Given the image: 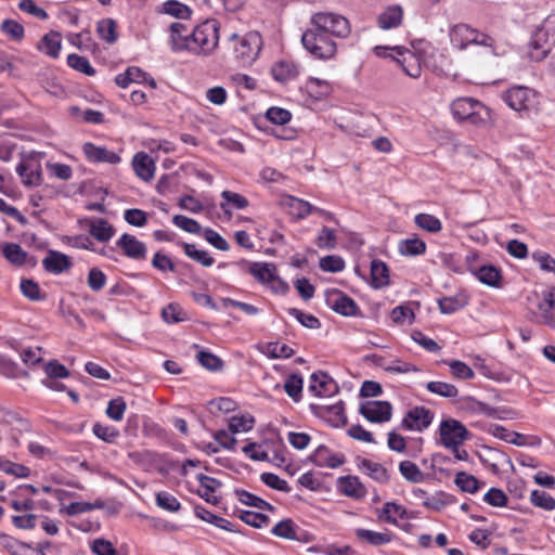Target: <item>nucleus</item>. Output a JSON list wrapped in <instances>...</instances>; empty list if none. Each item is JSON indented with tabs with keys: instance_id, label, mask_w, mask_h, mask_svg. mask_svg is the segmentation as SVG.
Segmentation results:
<instances>
[{
	"instance_id": "f257e3e1",
	"label": "nucleus",
	"mask_w": 555,
	"mask_h": 555,
	"mask_svg": "<svg viewBox=\"0 0 555 555\" xmlns=\"http://www.w3.org/2000/svg\"><path fill=\"white\" fill-rule=\"evenodd\" d=\"M451 111L460 121L485 126L490 120V109L473 98H460L452 102Z\"/></svg>"
},
{
	"instance_id": "f03ea898",
	"label": "nucleus",
	"mask_w": 555,
	"mask_h": 555,
	"mask_svg": "<svg viewBox=\"0 0 555 555\" xmlns=\"http://www.w3.org/2000/svg\"><path fill=\"white\" fill-rule=\"evenodd\" d=\"M450 41L454 48L465 50L469 44L483 46L491 49L492 54H496L494 39L489 35L470 27L468 24L459 23L449 30Z\"/></svg>"
},
{
	"instance_id": "7ed1b4c3",
	"label": "nucleus",
	"mask_w": 555,
	"mask_h": 555,
	"mask_svg": "<svg viewBox=\"0 0 555 555\" xmlns=\"http://www.w3.org/2000/svg\"><path fill=\"white\" fill-rule=\"evenodd\" d=\"M304 48L315 59L330 60L337 52V44L331 36L310 26L301 36Z\"/></svg>"
},
{
	"instance_id": "20e7f679",
	"label": "nucleus",
	"mask_w": 555,
	"mask_h": 555,
	"mask_svg": "<svg viewBox=\"0 0 555 555\" xmlns=\"http://www.w3.org/2000/svg\"><path fill=\"white\" fill-rule=\"evenodd\" d=\"M219 40V25L216 20H208L196 26L190 35L189 51L208 54L215 50Z\"/></svg>"
},
{
	"instance_id": "39448f33",
	"label": "nucleus",
	"mask_w": 555,
	"mask_h": 555,
	"mask_svg": "<svg viewBox=\"0 0 555 555\" xmlns=\"http://www.w3.org/2000/svg\"><path fill=\"white\" fill-rule=\"evenodd\" d=\"M310 26H314L318 30L337 38H347L351 33L349 21L343 15L332 12L312 14Z\"/></svg>"
},
{
	"instance_id": "423d86ee",
	"label": "nucleus",
	"mask_w": 555,
	"mask_h": 555,
	"mask_svg": "<svg viewBox=\"0 0 555 555\" xmlns=\"http://www.w3.org/2000/svg\"><path fill=\"white\" fill-rule=\"evenodd\" d=\"M230 41L235 57L243 65L251 64L258 57L262 47V38L257 31H249L243 37L233 34Z\"/></svg>"
},
{
	"instance_id": "0eeeda50",
	"label": "nucleus",
	"mask_w": 555,
	"mask_h": 555,
	"mask_svg": "<svg viewBox=\"0 0 555 555\" xmlns=\"http://www.w3.org/2000/svg\"><path fill=\"white\" fill-rule=\"evenodd\" d=\"M468 435L466 427L457 420H443L439 425L441 444L453 451H457V448L468 438Z\"/></svg>"
},
{
	"instance_id": "6e6552de",
	"label": "nucleus",
	"mask_w": 555,
	"mask_h": 555,
	"mask_svg": "<svg viewBox=\"0 0 555 555\" xmlns=\"http://www.w3.org/2000/svg\"><path fill=\"white\" fill-rule=\"evenodd\" d=\"M434 420V412L425 406H413L404 415L401 426L408 430L423 431Z\"/></svg>"
},
{
	"instance_id": "1a4fd4ad",
	"label": "nucleus",
	"mask_w": 555,
	"mask_h": 555,
	"mask_svg": "<svg viewBox=\"0 0 555 555\" xmlns=\"http://www.w3.org/2000/svg\"><path fill=\"white\" fill-rule=\"evenodd\" d=\"M360 414L371 423H386L392 415V405L388 401H366L360 404Z\"/></svg>"
},
{
	"instance_id": "9d476101",
	"label": "nucleus",
	"mask_w": 555,
	"mask_h": 555,
	"mask_svg": "<svg viewBox=\"0 0 555 555\" xmlns=\"http://www.w3.org/2000/svg\"><path fill=\"white\" fill-rule=\"evenodd\" d=\"M325 301L332 310L344 317L358 314L359 308L356 301L338 289L326 291Z\"/></svg>"
},
{
	"instance_id": "9b49d317",
	"label": "nucleus",
	"mask_w": 555,
	"mask_h": 555,
	"mask_svg": "<svg viewBox=\"0 0 555 555\" xmlns=\"http://www.w3.org/2000/svg\"><path fill=\"white\" fill-rule=\"evenodd\" d=\"M506 104L517 112H528L534 102L533 90L526 87L511 88L504 95Z\"/></svg>"
},
{
	"instance_id": "f8f14e48",
	"label": "nucleus",
	"mask_w": 555,
	"mask_h": 555,
	"mask_svg": "<svg viewBox=\"0 0 555 555\" xmlns=\"http://www.w3.org/2000/svg\"><path fill=\"white\" fill-rule=\"evenodd\" d=\"M271 533L286 540H295L299 542L312 541V535L301 530L292 519H284L279 521L272 529Z\"/></svg>"
},
{
	"instance_id": "ddd939ff",
	"label": "nucleus",
	"mask_w": 555,
	"mask_h": 555,
	"mask_svg": "<svg viewBox=\"0 0 555 555\" xmlns=\"http://www.w3.org/2000/svg\"><path fill=\"white\" fill-rule=\"evenodd\" d=\"M116 246L120 248L124 255L133 260L146 259V246L143 242L139 241L134 235L125 233L116 242Z\"/></svg>"
},
{
	"instance_id": "4468645a",
	"label": "nucleus",
	"mask_w": 555,
	"mask_h": 555,
	"mask_svg": "<svg viewBox=\"0 0 555 555\" xmlns=\"http://www.w3.org/2000/svg\"><path fill=\"white\" fill-rule=\"evenodd\" d=\"M82 151L87 159L91 163H107L111 165L118 164L120 156L103 146H98L91 142H87L82 146Z\"/></svg>"
},
{
	"instance_id": "2eb2a0df",
	"label": "nucleus",
	"mask_w": 555,
	"mask_h": 555,
	"mask_svg": "<svg viewBox=\"0 0 555 555\" xmlns=\"http://www.w3.org/2000/svg\"><path fill=\"white\" fill-rule=\"evenodd\" d=\"M249 273L261 283H278L283 291L287 286L276 276V267L269 262H251L249 264Z\"/></svg>"
},
{
	"instance_id": "dca6fc26",
	"label": "nucleus",
	"mask_w": 555,
	"mask_h": 555,
	"mask_svg": "<svg viewBox=\"0 0 555 555\" xmlns=\"http://www.w3.org/2000/svg\"><path fill=\"white\" fill-rule=\"evenodd\" d=\"M546 31L537 29L528 44V56L534 61L540 62L546 57L550 52V46L546 39Z\"/></svg>"
},
{
	"instance_id": "f3484780",
	"label": "nucleus",
	"mask_w": 555,
	"mask_h": 555,
	"mask_svg": "<svg viewBox=\"0 0 555 555\" xmlns=\"http://www.w3.org/2000/svg\"><path fill=\"white\" fill-rule=\"evenodd\" d=\"M337 489L346 496L360 500L366 495L365 487L360 482L356 476H344L337 480Z\"/></svg>"
},
{
	"instance_id": "a211bd4d",
	"label": "nucleus",
	"mask_w": 555,
	"mask_h": 555,
	"mask_svg": "<svg viewBox=\"0 0 555 555\" xmlns=\"http://www.w3.org/2000/svg\"><path fill=\"white\" fill-rule=\"evenodd\" d=\"M318 414L326 422H328L333 427L344 426L347 423L345 404L343 401L332 405L320 406Z\"/></svg>"
},
{
	"instance_id": "6ab92c4d",
	"label": "nucleus",
	"mask_w": 555,
	"mask_h": 555,
	"mask_svg": "<svg viewBox=\"0 0 555 555\" xmlns=\"http://www.w3.org/2000/svg\"><path fill=\"white\" fill-rule=\"evenodd\" d=\"M392 50L402 57L396 59V61L402 66L404 73L412 78H418L421 76L422 68L416 56L403 47H393Z\"/></svg>"
},
{
	"instance_id": "aec40b11",
	"label": "nucleus",
	"mask_w": 555,
	"mask_h": 555,
	"mask_svg": "<svg viewBox=\"0 0 555 555\" xmlns=\"http://www.w3.org/2000/svg\"><path fill=\"white\" fill-rule=\"evenodd\" d=\"M132 167L135 175L143 181H150L154 177V160L144 152H139L133 156Z\"/></svg>"
},
{
	"instance_id": "412c9836",
	"label": "nucleus",
	"mask_w": 555,
	"mask_h": 555,
	"mask_svg": "<svg viewBox=\"0 0 555 555\" xmlns=\"http://www.w3.org/2000/svg\"><path fill=\"white\" fill-rule=\"evenodd\" d=\"M42 266L48 272L60 274L70 268L72 261L68 256L51 250L42 260Z\"/></svg>"
},
{
	"instance_id": "4be33fe9",
	"label": "nucleus",
	"mask_w": 555,
	"mask_h": 555,
	"mask_svg": "<svg viewBox=\"0 0 555 555\" xmlns=\"http://www.w3.org/2000/svg\"><path fill=\"white\" fill-rule=\"evenodd\" d=\"M310 391L319 396L336 392L338 387L333 379L324 372H315L311 375Z\"/></svg>"
},
{
	"instance_id": "5701e85b",
	"label": "nucleus",
	"mask_w": 555,
	"mask_h": 555,
	"mask_svg": "<svg viewBox=\"0 0 555 555\" xmlns=\"http://www.w3.org/2000/svg\"><path fill=\"white\" fill-rule=\"evenodd\" d=\"M171 47L175 51L188 50L190 47V35L185 24L181 22L172 23L170 26Z\"/></svg>"
},
{
	"instance_id": "b1692460",
	"label": "nucleus",
	"mask_w": 555,
	"mask_h": 555,
	"mask_svg": "<svg viewBox=\"0 0 555 555\" xmlns=\"http://www.w3.org/2000/svg\"><path fill=\"white\" fill-rule=\"evenodd\" d=\"M354 534L358 540L365 542L373 546L385 545L392 540V534L389 531L376 532L369 529H356Z\"/></svg>"
},
{
	"instance_id": "393cba45",
	"label": "nucleus",
	"mask_w": 555,
	"mask_h": 555,
	"mask_svg": "<svg viewBox=\"0 0 555 555\" xmlns=\"http://www.w3.org/2000/svg\"><path fill=\"white\" fill-rule=\"evenodd\" d=\"M272 76L275 80L285 82L294 79L299 74V67L292 61H280L271 68Z\"/></svg>"
},
{
	"instance_id": "a878e982",
	"label": "nucleus",
	"mask_w": 555,
	"mask_h": 555,
	"mask_svg": "<svg viewBox=\"0 0 555 555\" xmlns=\"http://www.w3.org/2000/svg\"><path fill=\"white\" fill-rule=\"evenodd\" d=\"M196 478L202 487V490L198 491V494L205 499L206 502L217 504L219 500L216 495H214V493L221 486V482L203 474H198Z\"/></svg>"
},
{
	"instance_id": "bb28decb",
	"label": "nucleus",
	"mask_w": 555,
	"mask_h": 555,
	"mask_svg": "<svg viewBox=\"0 0 555 555\" xmlns=\"http://www.w3.org/2000/svg\"><path fill=\"white\" fill-rule=\"evenodd\" d=\"M403 11L400 5H390L378 16V26L382 29L396 28L401 24Z\"/></svg>"
},
{
	"instance_id": "cd10ccee",
	"label": "nucleus",
	"mask_w": 555,
	"mask_h": 555,
	"mask_svg": "<svg viewBox=\"0 0 555 555\" xmlns=\"http://www.w3.org/2000/svg\"><path fill=\"white\" fill-rule=\"evenodd\" d=\"M554 299H555V288H551L547 292L543 293V299L538 304V309L540 311V315L543 320V323L552 326L555 324V314H554Z\"/></svg>"
},
{
	"instance_id": "c85d7f7f",
	"label": "nucleus",
	"mask_w": 555,
	"mask_h": 555,
	"mask_svg": "<svg viewBox=\"0 0 555 555\" xmlns=\"http://www.w3.org/2000/svg\"><path fill=\"white\" fill-rule=\"evenodd\" d=\"M221 197L225 203H221L220 208L227 215H231L232 209H244L249 205V202L245 196L232 191H223L221 193Z\"/></svg>"
},
{
	"instance_id": "c756f323",
	"label": "nucleus",
	"mask_w": 555,
	"mask_h": 555,
	"mask_svg": "<svg viewBox=\"0 0 555 555\" xmlns=\"http://www.w3.org/2000/svg\"><path fill=\"white\" fill-rule=\"evenodd\" d=\"M358 466L362 472L378 482H387L389 479L387 469L379 463L372 462L367 459H362L360 460Z\"/></svg>"
},
{
	"instance_id": "7c9ffc66",
	"label": "nucleus",
	"mask_w": 555,
	"mask_h": 555,
	"mask_svg": "<svg viewBox=\"0 0 555 555\" xmlns=\"http://www.w3.org/2000/svg\"><path fill=\"white\" fill-rule=\"evenodd\" d=\"M2 254L10 263L16 267H22L28 259V254L16 243H5Z\"/></svg>"
},
{
	"instance_id": "2f4dec72",
	"label": "nucleus",
	"mask_w": 555,
	"mask_h": 555,
	"mask_svg": "<svg viewBox=\"0 0 555 555\" xmlns=\"http://www.w3.org/2000/svg\"><path fill=\"white\" fill-rule=\"evenodd\" d=\"M89 232L98 241L107 242L113 237L115 229L104 219H94L90 221Z\"/></svg>"
},
{
	"instance_id": "473e14b6",
	"label": "nucleus",
	"mask_w": 555,
	"mask_h": 555,
	"mask_svg": "<svg viewBox=\"0 0 555 555\" xmlns=\"http://www.w3.org/2000/svg\"><path fill=\"white\" fill-rule=\"evenodd\" d=\"M371 280L375 288L388 285L389 270L385 262L376 259L371 262Z\"/></svg>"
},
{
	"instance_id": "72a5a7b5",
	"label": "nucleus",
	"mask_w": 555,
	"mask_h": 555,
	"mask_svg": "<svg viewBox=\"0 0 555 555\" xmlns=\"http://www.w3.org/2000/svg\"><path fill=\"white\" fill-rule=\"evenodd\" d=\"M378 517L388 524L396 525L398 518L403 519L406 517V509L395 502H387L383 506Z\"/></svg>"
},
{
	"instance_id": "f704fd0d",
	"label": "nucleus",
	"mask_w": 555,
	"mask_h": 555,
	"mask_svg": "<svg viewBox=\"0 0 555 555\" xmlns=\"http://www.w3.org/2000/svg\"><path fill=\"white\" fill-rule=\"evenodd\" d=\"M399 251L403 256H418L426 251V244L423 240L414 236L411 238L402 240L399 243Z\"/></svg>"
},
{
	"instance_id": "c9c22d12",
	"label": "nucleus",
	"mask_w": 555,
	"mask_h": 555,
	"mask_svg": "<svg viewBox=\"0 0 555 555\" xmlns=\"http://www.w3.org/2000/svg\"><path fill=\"white\" fill-rule=\"evenodd\" d=\"M414 222L420 229L428 233L435 234L442 230L441 221L437 217L429 214H417L414 217Z\"/></svg>"
},
{
	"instance_id": "e433bc0d",
	"label": "nucleus",
	"mask_w": 555,
	"mask_h": 555,
	"mask_svg": "<svg viewBox=\"0 0 555 555\" xmlns=\"http://www.w3.org/2000/svg\"><path fill=\"white\" fill-rule=\"evenodd\" d=\"M146 79V74L139 67H129L122 74L115 77V82L121 87L127 88L130 82H140Z\"/></svg>"
},
{
	"instance_id": "4c0bfd02",
	"label": "nucleus",
	"mask_w": 555,
	"mask_h": 555,
	"mask_svg": "<svg viewBox=\"0 0 555 555\" xmlns=\"http://www.w3.org/2000/svg\"><path fill=\"white\" fill-rule=\"evenodd\" d=\"M236 496L238 501L245 505H249L263 511L274 509L270 503L246 490H236Z\"/></svg>"
},
{
	"instance_id": "58836bf2",
	"label": "nucleus",
	"mask_w": 555,
	"mask_h": 555,
	"mask_svg": "<svg viewBox=\"0 0 555 555\" xmlns=\"http://www.w3.org/2000/svg\"><path fill=\"white\" fill-rule=\"evenodd\" d=\"M454 483L464 492L475 493L480 487L478 479L465 472H459L455 475Z\"/></svg>"
},
{
	"instance_id": "ea45409f",
	"label": "nucleus",
	"mask_w": 555,
	"mask_h": 555,
	"mask_svg": "<svg viewBox=\"0 0 555 555\" xmlns=\"http://www.w3.org/2000/svg\"><path fill=\"white\" fill-rule=\"evenodd\" d=\"M183 249L189 258L199 262L204 267H211L215 263V259L209 256L207 251L197 249L194 244L184 243Z\"/></svg>"
},
{
	"instance_id": "a19ab883",
	"label": "nucleus",
	"mask_w": 555,
	"mask_h": 555,
	"mask_svg": "<svg viewBox=\"0 0 555 555\" xmlns=\"http://www.w3.org/2000/svg\"><path fill=\"white\" fill-rule=\"evenodd\" d=\"M105 506L102 500H96L93 503L89 502H73L65 507V513L68 516H75L90 512L92 509H101Z\"/></svg>"
},
{
	"instance_id": "79ce46f5",
	"label": "nucleus",
	"mask_w": 555,
	"mask_h": 555,
	"mask_svg": "<svg viewBox=\"0 0 555 555\" xmlns=\"http://www.w3.org/2000/svg\"><path fill=\"white\" fill-rule=\"evenodd\" d=\"M62 47L61 35L51 31L42 38V49L51 57H57Z\"/></svg>"
},
{
	"instance_id": "37998d69",
	"label": "nucleus",
	"mask_w": 555,
	"mask_h": 555,
	"mask_svg": "<svg viewBox=\"0 0 555 555\" xmlns=\"http://www.w3.org/2000/svg\"><path fill=\"white\" fill-rule=\"evenodd\" d=\"M467 305V300L463 296L443 297L438 300L439 309L444 314H451Z\"/></svg>"
},
{
	"instance_id": "c03bdc74",
	"label": "nucleus",
	"mask_w": 555,
	"mask_h": 555,
	"mask_svg": "<svg viewBox=\"0 0 555 555\" xmlns=\"http://www.w3.org/2000/svg\"><path fill=\"white\" fill-rule=\"evenodd\" d=\"M426 388L431 393L443 398H455L459 395V390L454 385L444 382H429Z\"/></svg>"
},
{
	"instance_id": "a18cd8bd",
	"label": "nucleus",
	"mask_w": 555,
	"mask_h": 555,
	"mask_svg": "<svg viewBox=\"0 0 555 555\" xmlns=\"http://www.w3.org/2000/svg\"><path fill=\"white\" fill-rule=\"evenodd\" d=\"M399 470L408 481L416 483L424 480V473L411 461H402L399 464Z\"/></svg>"
},
{
	"instance_id": "49530a36",
	"label": "nucleus",
	"mask_w": 555,
	"mask_h": 555,
	"mask_svg": "<svg viewBox=\"0 0 555 555\" xmlns=\"http://www.w3.org/2000/svg\"><path fill=\"white\" fill-rule=\"evenodd\" d=\"M96 30L107 43H114L117 40L116 22L112 18L101 20L98 23Z\"/></svg>"
},
{
	"instance_id": "de8ad7c7",
	"label": "nucleus",
	"mask_w": 555,
	"mask_h": 555,
	"mask_svg": "<svg viewBox=\"0 0 555 555\" xmlns=\"http://www.w3.org/2000/svg\"><path fill=\"white\" fill-rule=\"evenodd\" d=\"M67 64L73 69L80 72L87 76L95 75V69L91 66L89 60L78 54H69L67 56Z\"/></svg>"
},
{
	"instance_id": "09e8293b",
	"label": "nucleus",
	"mask_w": 555,
	"mask_h": 555,
	"mask_svg": "<svg viewBox=\"0 0 555 555\" xmlns=\"http://www.w3.org/2000/svg\"><path fill=\"white\" fill-rule=\"evenodd\" d=\"M315 244L321 249H335L337 245L335 231L327 227H323L315 238Z\"/></svg>"
},
{
	"instance_id": "8fccbe9b",
	"label": "nucleus",
	"mask_w": 555,
	"mask_h": 555,
	"mask_svg": "<svg viewBox=\"0 0 555 555\" xmlns=\"http://www.w3.org/2000/svg\"><path fill=\"white\" fill-rule=\"evenodd\" d=\"M477 276L481 283L495 287L501 280V272L493 266H482Z\"/></svg>"
},
{
	"instance_id": "3c124183",
	"label": "nucleus",
	"mask_w": 555,
	"mask_h": 555,
	"mask_svg": "<svg viewBox=\"0 0 555 555\" xmlns=\"http://www.w3.org/2000/svg\"><path fill=\"white\" fill-rule=\"evenodd\" d=\"M382 360H383L382 358L378 359L377 365L382 366L384 369V371H386L388 373L404 374V373L418 371V369L415 365H413L409 362L398 360V359L391 361L388 365H385L382 362Z\"/></svg>"
},
{
	"instance_id": "603ef678",
	"label": "nucleus",
	"mask_w": 555,
	"mask_h": 555,
	"mask_svg": "<svg viewBox=\"0 0 555 555\" xmlns=\"http://www.w3.org/2000/svg\"><path fill=\"white\" fill-rule=\"evenodd\" d=\"M43 371L47 375L46 378L61 379L69 376V371L66 366L59 363L56 360H50L43 363Z\"/></svg>"
},
{
	"instance_id": "864d4df0",
	"label": "nucleus",
	"mask_w": 555,
	"mask_h": 555,
	"mask_svg": "<svg viewBox=\"0 0 555 555\" xmlns=\"http://www.w3.org/2000/svg\"><path fill=\"white\" fill-rule=\"evenodd\" d=\"M530 502L545 511H553L555 508V499L545 491L533 490L530 494Z\"/></svg>"
},
{
	"instance_id": "5fc2aeb1",
	"label": "nucleus",
	"mask_w": 555,
	"mask_h": 555,
	"mask_svg": "<svg viewBox=\"0 0 555 555\" xmlns=\"http://www.w3.org/2000/svg\"><path fill=\"white\" fill-rule=\"evenodd\" d=\"M0 29L13 41H21L24 38L23 25L14 20H4Z\"/></svg>"
},
{
	"instance_id": "6e6d98bb",
	"label": "nucleus",
	"mask_w": 555,
	"mask_h": 555,
	"mask_svg": "<svg viewBox=\"0 0 555 555\" xmlns=\"http://www.w3.org/2000/svg\"><path fill=\"white\" fill-rule=\"evenodd\" d=\"M162 318L166 323H179L184 321L185 313L178 304H169L162 310Z\"/></svg>"
},
{
	"instance_id": "4d7b16f0",
	"label": "nucleus",
	"mask_w": 555,
	"mask_h": 555,
	"mask_svg": "<svg viewBox=\"0 0 555 555\" xmlns=\"http://www.w3.org/2000/svg\"><path fill=\"white\" fill-rule=\"evenodd\" d=\"M289 207L298 219H305L315 209L309 202L293 196L289 198Z\"/></svg>"
},
{
	"instance_id": "13d9d810",
	"label": "nucleus",
	"mask_w": 555,
	"mask_h": 555,
	"mask_svg": "<svg viewBox=\"0 0 555 555\" xmlns=\"http://www.w3.org/2000/svg\"><path fill=\"white\" fill-rule=\"evenodd\" d=\"M302 383V378L298 374H291L285 380L284 389L286 393L295 401L300 399Z\"/></svg>"
},
{
	"instance_id": "bf43d9fd",
	"label": "nucleus",
	"mask_w": 555,
	"mask_h": 555,
	"mask_svg": "<svg viewBox=\"0 0 555 555\" xmlns=\"http://www.w3.org/2000/svg\"><path fill=\"white\" fill-rule=\"evenodd\" d=\"M253 416H233L229 422V429L233 434L248 431L254 427Z\"/></svg>"
},
{
	"instance_id": "052dcab7",
	"label": "nucleus",
	"mask_w": 555,
	"mask_h": 555,
	"mask_svg": "<svg viewBox=\"0 0 555 555\" xmlns=\"http://www.w3.org/2000/svg\"><path fill=\"white\" fill-rule=\"evenodd\" d=\"M172 222L178 228L182 229L183 231L192 234H199L202 227L201 224L186 216L183 215H176L172 218Z\"/></svg>"
},
{
	"instance_id": "680f3d73",
	"label": "nucleus",
	"mask_w": 555,
	"mask_h": 555,
	"mask_svg": "<svg viewBox=\"0 0 555 555\" xmlns=\"http://www.w3.org/2000/svg\"><path fill=\"white\" fill-rule=\"evenodd\" d=\"M288 313L295 317L297 321L305 327L315 330L321 326V322L318 318L312 314L305 313L299 309L289 308Z\"/></svg>"
},
{
	"instance_id": "e2e57ef3",
	"label": "nucleus",
	"mask_w": 555,
	"mask_h": 555,
	"mask_svg": "<svg viewBox=\"0 0 555 555\" xmlns=\"http://www.w3.org/2000/svg\"><path fill=\"white\" fill-rule=\"evenodd\" d=\"M126 408H127V405H126L124 398L118 397V398L112 399L108 402V405L106 409V414L113 421L119 422L124 417Z\"/></svg>"
},
{
	"instance_id": "0e129e2a",
	"label": "nucleus",
	"mask_w": 555,
	"mask_h": 555,
	"mask_svg": "<svg viewBox=\"0 0 555 555\" xmlns=\"http://www.w3.org/2000/svg\"><path fill=\"white\" fill-rule=\"evenodd\" d=\"M5 547L12 553V555H33L34 548L24 542L11 537H4Z\"/></svg>"
},
{
	"instance_id": "69168bd1",
	"label": "nucleus",
	"mask_w": 555,
	"mask_h": 555,
	"mask_svg": "<svg viewBox=\"0 0 555 555\" xmlns=\"http://www.w3.org/2000/svg\"><path fill=\"white\" fill-rule=\"evenodd\" d=\"M320 268L325 272H340L345 268V261L341 257L330 255L320 259Z\"/></svg>"
},
{
	"instance_id": "338daca9",
	"label": "nucleus",
	"mask_w": 555,
	"mask_h": 555,
	"mask_svg": "<svg viewBox=\"0 0 555 555\" xmlns=\"http://www.w3.org/2000/svg\"><path fill=\"white\" fill-rule=\"evenodd\" d=\"M450 371L453 377L459 379H472L475 376L474 371L464 362L453 360L449 362Z\"/></svg>"
},
{
	"instance_id": "774afa93",
	"label": "nucleus",
	"mask_w": 555,
	"mask_h": 555,
	"mask_svg": "<svg viewBox=\"0 0 555 555\" xmlns=\"http://www.w3.org/2000/svg\"><path fill=\"white\" fill-rule=\"evenodd\" d=\"M483 501L494 507H503L507 505L508 498L499 488H491L485 495Z\"/></svg>"
}]
</instances>
